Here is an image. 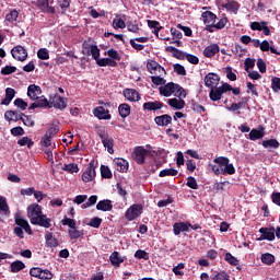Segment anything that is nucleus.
Here are the masks:
<instances>
[{
  "label": "nucleus",
  "mask_w": 280,
  "mask_h": 280,
  "mask_svg": "<svg viewBox=\"0 0 280 280\" xmlns=\"http://www.w3.org/2000/svg\"><path fill=\"white\" fill-rule=\"evenodd\" d=\"M213 163L217 165H212V172H214L215 176L229 174L233 176L235 174V166L231 164V160L226 156H219L213 160Z\"/></svg>",
  "instance_id": "1"
},
{
  "label": "nucleus",
  "mask_w": 280,
  "mask_h": 280,
  "mask_svg": "<svg viewBox=\"0 0 280 280\" xmlns=\"http://www.w3.org/2000/svg\"><path fill=\"white\" fill-rule=\"evenodd\" d=\"M97 136L100 137L104 148L107 149L108 154H115V140L113 138H110V136H108V133H106V129L105 128H98L96 130Z\"/></svg>",
  "instance_id": "2"
},
{
  "label": "nucleus",
  "mask_w": 280,
  "mask_h": 280,
  "mask_svg": "<svg viewBox=\"0 0 280 280\" xmlns=\"http://www.w3.org/2000/svg\"><path fill=\"white\" fill-rule=\"evenodd\" d=\"M152 156V151L145 149L144 147H136L132 152V159L138 163V165H143L145 163V158Z\"/></svg>",
  "instance_id": "3"
},
{
  "label": "nucleus",
  "mask_w": 280,
  "mask_h": 280,
  "mask_svg": "<svg viewBox=\"0 0 280 280\" xmlns=\"http://www.w3.org/2000/svg\"><path fill=\"white\" fill-rule=\"evenodd\" d=\"M141 213H143V206L135 203L127 209L125 218L128 222H132L133 220H137Z\"/></svg>",
  "instance_id": "4"
},
{
  "label": "nucleus",
  "mask_w": 280,
  "mask_h": 280,
  "mask_svg": "<svg viewBox=\"0 0 280 280\" xmlns=\"http://www.w3.org/2000/svg\"><path fill=\"white\" fill-rule=\"evenodd\" d=\"M95 176H97V173L95 172V161L92 160L83 172L81 178L83 183H93V180H95Z\"/></svg>",
  "instance_id": "5"
},
{
  "label": "nucleus",
  "mask_w": 280,
  "mask_h": 280,
  "mask_svg": "<svg viewBox=\"0 0 280 280\" xmlns=\"http://www.w3.org/2000/svg\"><path fill=\"white\" fill-rule=\"evenodd\" d=\"M11 56L14 58V60H18L19 62H25L27 60V49L25 47L18 45L11 49Z\"/></svg>",
  "instance_id": "6"
},
{
  "label": "nucleus",
  "mask_w": 280,
  "mask_h": 280,
  "mask_svg": "<svg viewBox=\"0 0 280 280\" xmlns=\"http://www.w3.org/2000/svg\"><path fill=\"white\" fill-rule=\"evenodd\" d=\"M147 69L149 73L154 74V75H163L165 74V68H163L159 62L155 60L149 59L147 61Z\"/></svg>",
  "instance_id": "7"
},
{
  "label": "nucleus",
  "mask_w": 280,
  "mask_h": 280,
  "mask_svg": "<svg viewBox=\"0 0 280 280\" xmlns=\"http://www.w3.org/2000/svg\"><path fill=\"white\" fill-rule=\"evenodd\" d=\"M49 108H57V110H65V108H67V101H65V97L60 96V94H55L54 96H50Z\"/></svg>",
  "instance_id": "8"
},
{
  "label": "nucleus",
  "mask_w": 280,
  "mask_h": 280,
  "mask_svg": "<svg viewBox=\"0 0 280 280\" xmlns=\"http://www.w3.org/2000/svg\"><path fill=\"white\" fill-rule=\"evenodd\" d=\"M258 232L260 233L258 242H264V240H267V242H275V226L260 228Z\"/></svg>",
  "instance_id": "9"
},
{
  "label": "nucleus",
  "mask_w": 280,
  "mask_h": 280,
  "mask_svg": "<svg viewBox=\"0 0 280 280\" xmlns=\"http://www.w3.org/2000/svg\"><path fill=\"white\" fill-rule=\"evenodd\" d=\"M31 224L43 226L44 229H51V219L47 218L45 214H39L38 217L31 219Z\"/></svg>",
  "instance_id": "10"
},
{
  "label": "nucleus",
  "mask_w": 280,
  "mask_h": 280,
  "mask_svg": "<svg viewBox=\"0 0 280 280\" xmlns=\"http://www.w3.org/2000/svg\"><path fill=\"white\" fill-rule=\"evenodd\" d=\"M220 84V75L214 72H210L205 77V86L208 89H215Z\"/></svg>",
  "instance_id": "11"
},
{
  "label": "nucleus",
  "mask_w": 280,
  "mask_h": 280,
  "mask_svg": "<svg viewBox=\"0 0 280 280\" xmlns=\"http://www.w3.org/2000/svg\"><path fill=\"white\" fill-rule=\"evenodd\" d=\"M178 89V84L174 82H168L164 86H160V94L164 97H172L173 93Z\"/></svg>",
  "instance_id": "12"
},
{
  "label": "nucleus",
  "mask_w": 280,
  "mask_h": 280,
  "mask_svg": "<svg viewBox=\"0 0 280 280\" xmlns=\"http://www.w3.org/2000/svg\"><path fill=\"white\" fill-rule=\"evenodd\" d=\"M93 115L94 117H97V119H105L106 121H109V119H113L110 112L104 108L103 106H98L94 108Z\"/></svg>",
  "instance_id": "13"
},
{
  "label": "nucleus",
  "mask_w": 280,
  "mask_h": 280,
  "mask_svg": "<svg viewBox=\"0 0 280 280\" xmlns=\"http://www.w3.org/2000/svg\"><path fill=\"white\" fill-rule=\"evenodd\" d=\"M122 95L128 102H139L141 100V95L135 89H125Z\"/></svg>",
  "instance_id": "14"
},
{
  "label": "nucleus",
  "mask_w": 280,
  "mask_h": 280,
  "mask_svg": "<svg viewBox=\"0 0 280 280\" xmlns=\"http://www.w3.org/2000/svg\"><path fill=\"white\" fill-rule=\"evenodd\" d=\"M42 214H43V208L40 207V205L32 203L31 206H28L27 215L30 220H32L33 218H38Z\"/></svg>",
  "instance_id": "15"
},
{
  "label": "nucleus",
  "mask_w": 280,
  "mask_h": 280,
  "mask_svg": "<svg viewBox=\"0 0 280 280\" xmlns=\"http://www.w3.org/2000/svg\"><path fill=\"white\" fill-rule=\"evenodd\" d=\"M201 16L206 27H213L215 24V19H218V16L211 11H205Z\"/></svg>",
  "instance_id": "16"
},
{
  "label": "nucleus",
  "mask_w": 280,
  "mask_h": 280,
  "mask_svg": "<svg viewBox=\"0 0 280 280\" xmlns=\"http://www.w3.org/2000/svg\"><path fill=\"white\" fill-rule=\"evenodd\" d=\"M262 137H266V127L259 126L258 129H252L249 132V140L250 141H257L261 139Z\"/></svg>",
  "instance_id": "17"
},
{
  "label": "nucleus",
  "mask_w": 280,
  "mask_h": 280,
  "mask_svg": "<svg viewBox=\"0 0 280 280\" xmlns=\"http://www.w3.org/2000/svg\"><path fill=\"white\" fill-rule=\"evenodd\" d=\"M50 101H48L45 96L38 97L37 102L32 103L28 107V110H34L36 108H49Z\"/></svg>",
  "instance_id": "18"
},
{
  "label": "nucleus",
  "mask_w": 280,
  "mask_h": 280,
  "mask_svg": "<svg viewBox=\"0 0 280 280\" xmlns=\"http://www.w3.org/2000/svg\"><path fill=\"white\" fill-rule=\"evenodd\" d=\"M15 224L18 225V228L23 229L25 233H27L28 235L33 234L32 226H30V222L21 218L19 214L15 215Z\"/></svg>",
  "instance_id": "19"
},
{
  "label": "nucleus",
  "mask_w": 280,
  "mask_h": 280,
  "mask_svg": "<svg viewBox=\"0 0 280 280\" xmlns=\"http://www.w3.org/2000/svg\"><path fill=\"white\" fill-rule=\"evenodd\" d=\"M189 222H176L173 224L174 235H180V233L189 232Z\"/></svg>",
  "instance_id": "20"
},
{
  "label": "nucleus",
  "mask_w": 280,
  "mask_h": 280,
  "mask_svg": "<svg viewBox=\"0 0 280 280\" xmlns=\"http://www.w3.org/2000/svg\"><path fill=\"white\" fill-rule=\"evenodd\" d=\"M42 92H43V90L40 89V86H38L36 84H31L27 88V96L33 102H36V100H38V94H40Z\"/></svg>",
  "instance_id": "21"
},
{
  "label": "nucleus",
  "mask_w": 280,
  "mask_h": 280,
  "mask_svg": "<svg viewBox=\"0 0 280 280\" xmlns=\"http://www.w3.org/2000/svg\"><path fill=\"white\" fill-rule=\"evenodd\" d=\"M114 165L117 170V172H121L122 174H126V172H128V161H126L125 159L121 158H117L114 160Z\"/></svg>",
  "instance_id": "22"
},
{
  "label": "nucleus",
  "mask_w": 280,
  "mask_h": 280,
  "mask_svg": "<svg viewBox=\"0 0 280 280\" xmlns=\"http://www.w3.org/2000/svg\"><path fill=\"white\" fill-rule=\"evenodd\" d=\"M163 106H165V104H163V102L161 101H154V102H147L142 105L143 110H161V108H163Z\"/></svg>",
  "instance_id": "23"
},
{
  "label": "nucleus",
  "mask_w": 280,
  "mask_h": 280,
  "mask_svg": "<svg viewBox=\"0 0 280 280\" xmlns=\"http://www.w3.org/2000/svg\"><path fill=\"white\" fill-rule=\"evenodd\" d=\"M16 95V90L12 88L5 89V97L1 101V106H10V103L12 100H14V96Z\"/></svg>",
  "instance_id": "24"
},
{
  "label": "nucleus",
  "mask_w": 280,
  "mask_h": 280,
  "mask_svg": "<svg viewBox=\"0 0 280 280\" xmlns=\"http://www.w3.org/2000/svg\"><path fill=\"white\" fill-rule=\"evenodd\" d=\"M220 52V46L218 44H211L203 49L205 58H213L215 54Z\"/></svg>",
  "instance_id": "25"
},
{
  "label": "nucleus",
  "mask_w": 280,
  "mask_h": 280,
  "mask_svg": "<svg viewBox=\"0 0 280 280\" xmlns=\"http://www.w3.org/2000/svg\"><path fill=\"white\" fill-rule=\"evenodd\" d=\"M45 240L47 248H58V246H60L58 238L54 237V233L51 232L45 234Z\"/></svg>",
  "instance_id": "26"
},
{
  "label": "nucleus",
  "mask_w": 280,
  "mask_h": 280,
  "mask_svg": "<svg viewBox=\"0 0 280 280\" xmlns=\"http://www.w3.org/2000/svg\"><path fill=\"white\" fill-rule=\"evenodd\" d=\"M154 121H155L156 126L167 127V126H170V124H172V116H170L168 114L156 116L154 118Z\"/></svg>",
  "instance_id": "27"
},
{
  "label": "nucleus",
  "mask_w": 280,
  "mask_h": 280,
  "mask_svg": "<svg viewBox=\"0 0 280 280\" xmlns=\"http://www.w3.org/2000/svg\"><path fill=\"white\" fill-rule=\"evenodd\" d=\"M4 119H7V121H21V119H23V113L16 112V110H7L4 113Z\"/></svg>",
  "instance_id": "28"
},
{
  "label": "nucleus",
  "mask_w": 280,
  "mask_h": 280,
  "mask_svg": "<svg viewBox=\"0 0 280 280\" xmlns=\"http://www.w3.org/2000/svg\"><path fill=\"white\" fill-rule=\"evenodd\" d=\"M97 211H113V201L110 199H104L97 202Z\"/></svg>",
  "instance_id": "29"
},
{
  "label": "nucleus",
  "mask_w": 280,
  "mask_h": 280,
  "mask_svg": "<svg viewBox=\"0 0 280 280\" xmlns=\"http://www.w3.org/2000/svg\"><path fill=\"white\" fill-rule=\"evenodd\" d=\"M222 8L228 10V12H234V14H236L240 10V2L235 0H226V3L222 4Z\"/></svg>",
  "instance_id": "30"
},
{
  "label": "nucleus",
  "mask_w": 280,
  "mask_h": 280,
  "mask_svg": "<svg viewBox=\"0 0 280 280\" xmlns=\"http://www.w3.org/2000/svg\"><path fill=\"white\" fill-rule=\"evenodd\" d=\"M167 104L171 108H175V110H183L185 108V100L170 98Z\"/></svg>",
  "instance_id": "31"
},
{
  "label": "nucleus",
  "mask_w": 280,
  "mask_h": 280,
  "mask_svg": "<svg viewBox=\"0 0 280 280\" xmlns=\"http://www.w3.org/2000/svg\"><path fill=\"white\" fill-rule=\"evenodd\" d=\"M166 51L173 52L174 58H177V60H185L186 56L183 50H179L178 48L174 46H167Z\"/></svg>",
  "instance_id": "32"
},
{
  "label": "nucleus",
  "mask_w": 280,
  "mask_h": 280,
  "mask_svg": "<svg viewBox=\"0 0 280 280\" xmlns=\"http://www.w3.org/2000/svg\"><path fill=\"white\" fill-rule=\"evenodd\" d=\"M189 106L194 113L198 115H202V113H207V108L205 106L198 104L195 100L189 101Z\"/></svg>",
  "instance_id": "33"
},
{
  "label": "nucleus",
  "mask_w": 280,
  "mask_h": 280,
  "mask_svg": "<svg viewBox=\"0 0 280 280\" xmlns=\"http://www.w3.org/2000/svg\"><path fill=\"white\" fill-rule=\"evenodd\" d=\"M262 148L268 150V148H272L273 150H279L280 143L277 139H268L261 142Z\"/></svg>",
  "instance_id": "34"
},
{
  "label": "nucleus",
  "mask_w": 280,
  "mask_h": 280,
  "mask_svg": "<svg viewBox=\"0 0 280 280\" xmlns=\"http://www.w3.org/2000/svg\"><path fill=\"white\" fill-rule=\"evenodd\" d=\"M98 67H117V61L115 59H112L110 57L101 58V60H97Z\"/></svg>",
  "instance_id": "35"
},
{
  "label": "nucleus",
  "mask_w": 280,
  "mask_h": 280,
  "mask_svg": "<svg viewBox=\"0 0 280 280\" xmlns=\"http://www.w3.org/2000/svg\"><path fill=\"white\" fill-rule=\"evenodd\" d=\"M118 113L121 119H126L130 115V105L128 103H122L118 106Z\"/></svg>",
  "instance_id": "36"
},
{
  "label": "nucleus",
  "mask_w": 280,
  "mask_h": 280,
  "mask_svg": "<svg viewBox=\"0 0 280 280\" xmlns=\"http://www.w3.org/2000/svg\"><path fill=\"white\" fill-rule=\"evenodd\" d=\"M24 268H25V262L21 261V260H15V261L11 262V265H10V270L14 275L16 272H21V270H24Z\"/></svg>",
  "instance_id": "37"
},
{
  "label": "nucleus",
  "mask_w": 280,
  "mask_h": 280,
  "mask_svg": "<svg viewBox=\"0 0 280 280\" xmlns=\"http://www.w3.org/2000/svg\"><path fill=\"white\" fill-rule=\"evenodd\" d=\"M109 261L112 266H119L120 264H124V258H121L119 252H113L109 256Z\"/></svg>",
  "instance_id": "38"
},
{
  "label": "nucleus",
  "mask_w": 280,
  "mask_h": 280,
  "mask_svg": "<svg viewBox=\"0 0 280 280\" xmlns=\"http://www.w3.org/2000/svg\"><path fill=\"white\" fill-rule=\"evenodd\" d=\"M275 255L270 253H265L260 257V261H262V264H265L266 266H272V264H275Z\"/></svg>",
  "instance_id": "39"
},
{
  "label": "nucleus",
  "mask_w": 280,
  "mask_h": 280,
  "mask_svg": "<svg viewBox=\"0 0 280 280\" xmlns=\"http://www.w3.org/2000/svg\"><path fill=\"white\" fill-rule=\"evenodd\" d=\"M209 97L211 102H220V100H222V92L218 88H212Z\"/></svg>",
  "instance_id": "40"
},
{
  "label": "nucleus",
  "mask_w": 280,
  "mask_h": 280,
  "mask_svg": "<svg viewBox=\"0 0 280 280\" xmlns=\"http://www.w3.org/2000/svg\"><path fill=\"white\" fill-rule=\"evenodd\" d=\"M68 235L70 240H80V237L84 236V232L78 230V228H72L68 231Z\"/></svg>",
  "instance_id": "41"
},
{
  "label": "nucleus",
  "mask_w": 280,
  "mask_h": 280,
  "mask_svg": "<svg viewBox=\"0 0 280 280\" xmlns=\"http://www.w3.org/2000/svg\"><path fill=\"white\" fill-rule=\"evenodd\" d=\"M161 23H159V21H154V20H148V26L153 31V34H155V36H159V32H161V30L163 28L162 26H160Z\"/></svg>",
  "instance_id": "42"
},
{
  "label": "nucleus",
  "mask_w": 280,
  "mask_h": 280,
  "mask_svg": "<svg viewBox=\"0 0 280 280\" xmlns=\"http://www.w3.org/2000/svg\"><path fill=\"white\" fill-rule=\"evenodd\" d=\"M62 170L63 172H68L69 174H78L80 172V168L75 163L65 164Z\"/></svg>",
  "instance_id": "43"
},
{
  "label": "nucleus",
  "mask_w": 280,
  "mask_h": 280,
  "mask_svg": "<svg viewBox=\"0 0 280 280\" xmlns=\"http://www.w3.org/2000/svg\"><path fill=\"white\" fill-rule=\"evenodd\" d=\"M160 178H165V176H178V170L176 168H165L159 174Z\"/></svg>",
  "instance_id": "44"
},
{
  "label": "nucleus",
  "mask_w": 280,
  "mask_h": 280,
  "mask_svg": "<svg viewBox=\"0 0 280 280\" xmlns=\"http://www.w3.org/2000/svg\"><path fill=\"white\" fill-rule=\"evenodd\" d=\"M20 121H22V124H24V126H27L28 128H34V126H36V122L34 121V119H32V116L25 114L22 115Z\"/></svg>",
  "instance_id": "45"
},
{
  "label": "nucleus",
  "mask_w": 280,
  "mask_h": 280,
  "mask_svg": "<svg viewBox=\"0 0 280 280\" xmlns=\"http://www.w3.org/2000/svg\"><path fill=\"white\" fill-rule=\"evenodd\" d=\"M16 19H19V11H16V9L11 10L5 15V21H8V23H16Z\"/></svg>",
  "instance_id": "46"
},
{
  "label": "nucleus",
  "mask_w": 280,
  "mask_h": 280,
  "mask_svg": "<svg viewBox=\"0 0 280 280\" xmlns=\"http://www.w3.org/2000/svg\"><path fill=\"white\" fill-rule=\"evenodd\" d=\"M90 56H92V58H93V60H95L96 65H97V60H102V58H100L101 54H100V48L97 47V45H93L91 47Z\"/></svg>",
  "instance_id": "47"
},
{
  "label": "nucleus",
  "mask_w": 280,
  "mask_h": 280,
  "mask_svg": "<svg viewBox=\"0 0 280 280\" xmlns=\"http://www.w3.org/2000/svg\"><path fill=\"white\" fill-rule=\"evenodd\" d=\"M18 145H21L22 148L27 145L28 149L32 148V145H34V141L32 139H30V137H23L22 139L18 140Z\"/></svg>",
  "instance_id": "48"
},
{
  "label": "nucleus",
  "mask_w": 280,
  "mask_h": 280,
  "mask_svg": "<svg viewBox=\"0 0 280 280\" xmlns=\"http://www.w3.org/2000/svg\"><path fill=\"white\" fill-rule=\"evenodd\" d=\"M101 176L102 178H113V172H110V167L101 165Z\"/></svg>",
  "instance_id": "49"
},
{
  "label": "nucleus",
  "mask_w": 280,
  "mask_h": 280,
  "mask_svg": "<svg viewBox=\"0 0 280 280\" xmlns=\"http://www.w3.org/2000/svg\"><path fill=\"white\" fill-rule=\"evenodd\" d=\"M135 257L136 259H144V261H148V259H150V254L143 249H138L135 253Z\"/></svg>",
  "instance_id": "50"
},
{
  "label": "nucleus",
  "mask_w": 280,
  "mask_h": 280,
  "mask_svg": "<svg viewBox=\"0 0 280 280\" xmlns=\"http://www.w3.org/2000/svg\"><path fill=\"white\" fill-rule=\"evenodd\" d=\"M182 270H185V262H179L177 266L173 267L172 271L174 272V275H176V277H183V275H185V272H183Z\"/></svg>",
  "instance_id": "51"
},
{
  "label": "nucleus",
  "mask_w": 280,
  "mask_h": 280,
  "mask_svg": "<svg viewBox=\"0 0 280 280\" xmlns=\"http://www.w3.org/2000/svg\"><path fill=\"white\" fill-rule=\"evenodd\" d=\"M88 226H92V229H100V226H102V218L100 217L92 218L88 223Z\"/></svg>",
  "instance_id": "52"
},
{
  "label": "nucleus",
  "mask_w": 280,
  "mask_h": 280,
  "mask_svg": "<svg viewBox=\"0 0 280 280\" xmlns=\"http://www.w3.org/2000/svg\"><path fill=\"white\" fill-rule=\"evenodd\" d=\"M51 3H54V0H37L35 5L38 8V10H45V8H48V5Z\"/></svg>",
  "instance_id": "53"
},
{
  "label": "nucleus",
  "mask_w": 280,
  "mask_h": 280,
  "mask_svg": "<svg viewBox=\"0 0 280 280\" xmlns=\"http://www.w3.org/2000/svg\"><path fill=\"white\" fill-rule=\"evenodd\" d=\"M271 89L273 93H279L280 91V78L279 77H273L271 79Z\"/></svg>",
  "instance_id": "54"
},
{
  "label": "nucleus",
  "mask_w": 280,
  "mask_h": 280,
  "mask_svg": "<svg viewBox=\"0 0 280 280\" xmlns=\"http://www.w3.org/2000/svg\"><path fill=\"white\" fill-rule=\"evenodd\" d=\"M1 75H12V73H16V67L14 66H5L1 69Z\"/></svg>",
  "instance_id": "55"
},
{
  "label": "nucleus",
  "mask_w": 280,
  "mask_h": 280,
  "mask_svg": "<svg viewBox=\"0 0 280 280\" xmlns=\"http://www.w3.org/2000/svg\"><path fill=\"white\" fill-rule=\"evenodd\" d=\"M173 69L175 71V73H177V75H187V70L185 69V66H183L180 63H175L173 66Z\"/></svg>",
  "instance_id": "56"
},
{
  "label": "nucleus",
  "mask_w": 280,
  "mask_h": 280,
  "mask_svg": "<svg viewBox=\"0 0 280 280\" xmlns=\"http://www.w3.org/2000/svg\"><path fill=\"white\" fill-rule=\"evenodd\" d=\"M225 261H228V264H230L231 266L240 265V260H237V258H235V256H233L231 253L225 254Z\"/></svg>",
  "instance_id": "57"
},
{
  "label": "nucleus",
  "mask_w": 280,
  "mask_h": 280,
  "mask_svg": "<svg viewBox=\"0 0 280 280\" xmlns=\"http://www.w3.org/2000/svg\"><path fill=\"white\" fill-rule=\"evenodd\" d=\"M37 58H39V60H49V50H47V48H40L37 51Z\"/></svg>",
  "instance_id": "58"
},
{
  "label": "nucleus",
  "mask_w": 280,
  "mask_h": 280,
  "mask_svg": "<svg viewBox=\"0 0 280 280\" xmlns=\"http://www.w3.org/2000/svg\"><path fill=\"white\" fill-rule=\"evenodd\" d=\"M186 186L189 187V189H198V182L196 180V177H187Z\"/></svg>",
  "instance_id": "59"
},
{
  "label": "nucleus",
  "mask_w": 280,
  "mask_h": 280,
  "mask_svg": "<svg viewBox=\"0 0 280 280\" xmlns=\"http://www.w3.org/2000/svg\"><path fill=\"white\" fill-rule=\"evenodd\" d=\"M61 224L63 226H69V229H74L75 228V220L71 219V218H67L65 217L62 220H61Z\"/></svg>",
  "instance_id": "60"
},
{
  "label": "nucleus",
  "mask_w": 280,
  "mask_h": 280,
  "mask_svg": "<svg viewBox=\"0 0 280 280\" xmlns=\"http://www.w3.org/2000/svg\"><path fill=\"white\" fill-rule=\"evenodd\" d=\"M13 104L14 106L19 107L20 110L27 109V102H25L23 98H16Z\"/></svg>",
  "instance_id": "61"
},
{
  "label": "nucleus",
  "mask_w": 280,
  "mask_h": 280,
  "mask_svg": "<svg viewBox=\"0 0 280 280\" xmlns=\"http://www.w3.org/2000/svg\"><path fill=\"white\" fill-rule=\"evenodd\" d=\"M151 82L155 84V86H163L165 84V80L161 78V74L151 77Z\"/></svg>",
  "instance_id": "62"
},
{
  "label": "nucleus",
  "mask_w": 280,
  "mask_h": 280,
  "mask_svg": "<svg viewBox=\"0 0 280 280\" xmlns=\"http://www.w3.org/2000/svg\"><path fill=\"white\" fill-rule=\"evenodd\" d=\"M244 65H245L244 69L248 73V71H250V69L255 68V59L246 58Z\"/></svg>",
  "instance_id": "63"
},
{
  "label": "nucleus",
  "mask_w": 280,
  "mask_h": 280,
  "mask_svg": "<svg viewBox=\"0 0 280 280\" xmlns=\"http://www.w3.org/2000/svg\"><path fill=\"white\" fill-rule=\"evenodd\" d=\"M212 280H229V273L224 272V271L219 272V273L214 275Z\"/></svg>",
  "instance_id": "64"
}]
</instances>
